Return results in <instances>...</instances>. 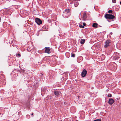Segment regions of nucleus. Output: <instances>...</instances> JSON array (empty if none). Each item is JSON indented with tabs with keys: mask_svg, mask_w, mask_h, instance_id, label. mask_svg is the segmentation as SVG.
<instances>
[{
	"mask_svg": "<svg viewBox=\"0 0 121 121\" xmlns=\"http://www.w3.org/2000/svg\"><path fill=\"white\" fill-rule=\"evenodd\" d=\"M70 14V10L69 9H66L63 12L62 16L64 18H66L69 17Z\"/></svg>",
	"mask_w": 121,
	"mask_h": 121,
	"instance_id": "obj_1",
	"label": "nucleus"
},
{
	"mask_svg": "<svg viewBox=\"0 0 121 121\" xmlns=\"http://www.w3.org/2000/svg\"><path fill=\"white\" fill-rule=\"evenodd\" d=\"M107 19H113L115 18L114 16L111 14H106L104 16Z\"/></svg>",
	"mask_w": 121,
	"mask_h": 121,
	"instance_id": "obj_2",
	"label": "nucleus"
},
{
	"mask_svg": "<svg viewBox=\"0 0 121 121\" xmlns=\"http://www.w3.org/2000/svg\"><path fill=\"white\" fill-rule=\"evenodd\" d=\"M111 42V41L109 39H107L105 42V44L104 46V47L106 48L109 46V43Z\"/></svg>",
	"mask_w": 121,
	"mask_h": 121,
	"instance_id": "obj_3",
	"label": "nucleus"
},
{
	"mask_svg": "<svg viewBox=\"0 0 121 121\" xmlns=\"http://www.w3.org/2000/svg\"><path fill=\"white\" fill-rule=\"evenodd\" d=\"M113 56L114 57L113 58V59L115 60H117L119 58L118 54L117 53L114 54Z\"/></svg>",
	"mask_w": 121,
	"mask_h": 121,
	"instance_id": "obj_4",
	"label": "nucleus"
},
{
	"mask_svg": "<svg viewBox=\"0 0 121 121\" xmlns=\"http://www.w3.org/2000/svg\"><path fill=\"white\" fill-rule=\"evenodd\" d=\"M35 22H36L39 25H40L41 24L42 22L40 19L38 18H36L35 19Z\"/></svg>",
	"mask_w": 121,
	"mask_h": 121,
	"instance_id": "obj_5",
	"label": "nucleus"
},
{
	"mask_svg": "<svg viewBox=\"0 0 121 121\" xmlns=\"http://www.w3.org/2000/svg\"><path fill=\"white\" fill-rule=\"evenodd\" d=\"M87 73L86 70L85 69H84L82 71L81 73V75L83 77H85Z\"/></svg>",
	"mask_w": 121,
	"mask_h": 121,
	"instance_id": "obj_6",
	"label": "nucleus"
},
{
	"mask_svg": "<svg viewBox=\"0 0 121 121\" xmlns=\"http://www.w3.org/2000/svg\"><path fill=\"white\" fill-rule=\"evenodd\" d=\"M45 53L48 54H49L50 53L51 49L50 48L46 47L45 48Z\"/></svg>",
	"mask_w": 121,
	"mask_h": 121,
	"instance_id": "obj_7",
	"label": "nucleus"
},
{
	"mask_svg": "<svg viewBox=\"0 0 121 121\" xmlns=\"http://www.w3.org/2000/svg\"><path fill=\"white\" fill-rule=\"evenodd\" d=\"M61 92L60 91H54V94L56 96H58L59 95H60Z\"/></svg>",
	"mask_w": 121,
	"mask_h": 121,
	"instance_id": "obj_8",
	"label": "nucleus"
},
{
	"mask_svg": "<svg viewBox=\"0 0 121 121\" xmlns=\"http://www.w3.org/2000/svg\"><path fill=\"white\" fill-rule=\"evenodd\" d=\"M114 102V100L112 99L111 98L109 99L108 103L110 105H112Z\"/></svg>",
	"mask_w": 121,
	"mask_h": 121,
	"instance_id": "obj_9",
	"label": "nucleus"
},
{
	"mask_svg": "<svg viewBox=\"0 0 121 121\" xmlns=\"http://www.w3.org/2000/svg\"><path fill=\"white\" fill-rule=\"evenodd\" d=\"M86 12H84L83 13V16H82V19L83 20H86Z\"/></svg>",
	"mask_w": 121,
	"mask_h": 121,
	"instance_id": "obj_10",
	"label": "nucleus"
},
{
	"mask_svg": "<svg viewBox=\"0 0 121 121\" xmlns=\"http://www.w3.org/2000/svg\"><path fill=\"white\" fill-rule=\"evenodd\" d=\"M73 2L74 3V6L75 7H77L79 4V3L78 1L76 0H75Z\"/></svg>",
	"mask_w": 121,
	"mask_h": 121,
	"instance_id": "obj_11",
	"label": "nucleus"
},
{
	"mask_svg": "<svg viewBox=\"0 0 121 121\" xmlns=\"http://www.w3.org/2000/svg\"><path fill=\"white\" fill-rule=\"evenodd\" d=\"M46 87H43L41 90V92H43L44 93L46 92Z\"/></svg>",
	"mask_w": 121,
	"mask_h": 121,
	"instance_id": "obj_12",
	"label": "nucleus"
},
{
	"mask_svg": "<svg viewBox=\"0 0 121 121\" xmlns=\"http://www.w3.org/2000/svg\"><path fill=\"white\" fill-rule=\"evenodd\" d=\"M85 40L84 39H81L80 43L81 44H83L85 42Z\"/></svg>",
	"mask_w": 121,
	"mask_h": 121,
	"instance_id": "obj_13",
	"label": "nucleus"
},
{
	"mask_svg": "<svg viewBox=\"0 0 121 121\" xmlns=\"http://www.w3.org/2000/svg\"><path fill=\"white\" fill-rule=\"evenodd\" d=\"M98 24L96 23H94L92 25V26L94 27L97 28V27Z\"/></svg>",
	"mask_w": 121,
	"mask_h": 121,
	"instance_id": "obj_14",
	"label": "nucleus"
},
{
	"mask_svg": "<svg viewBox=\"0 0 121 121\" xmlns=\"http://www.w3.org/2000/svg\"><path fill=\"white\" fill-rule=\"evenodd\" d=\"M42 28L43 29H44L45 30H48V28L47 26L46 25L43 26L42 27Z\"/></svg>",
	"mask_w": 121,
	"mask_h": 121,
	"instance_id": "obj_15",
	"label": "nucleus"
},
{
	"mask_svg": "<svg viewBox=\"0 0 121 121\" xmlns=\"http://www.w3.org/2000/svg\"><path fill=\"white\" fill-rule=\"evenodd\" d=\"M21 56V55L19 53H17L16 54V56L17 57H19Z\"/></svg>",
	"mask_w": 121,
	"mask_h": 121,
	"instance_id": "obj_16",
	"label": "nucleus"
},
{
	"mask_svg": "<svg viewBox=\"0 0 121 121\" xmlns=\"http://www.w3.org/2000/svg\"><path fill=\"white\" fill-rule=\"evenodd\" d=\"M79 26L81 28H83L84 27L82 25L80 24H79Z\"/></svg>",
	"mask_w": 121,
	"mask_h": 121,
	"instance_id": "obj_17",
	"label": "nucleus"
},
{
	"mask_svg": "<svg viewBox=\"0 0 121 121\" xmlns=\"http://www.w3.org/2000/svg\"><path fill=\"white\" fill-rule=\"evenodd\" d=\"M75 54H71V57H74L75 56Z\"/></svg>",
	"mask_w": 121,
	"mask_h": 121,
	"instance_id": "obj_18",
	"label": "nucleus"
},
{
	"mask_svg": "<svg viewBox=\"0 0 121 121\" xmlns=\"http://www.w3.org/2000/svg\"><path fill=\"white\" fill-rule=\"evenodd\" d=\"M26 117L27 118H29L30 117V116L29 115H27L26 116Z\"/></svg>",
	"mask_w": 121,
	"mask_h": 121,
	"instance_id": "obj_19",
	"label": "nucleus"
},
{
	"mask_svg": "<svg viewBox=\"0 0 121 121\" xmlns=\"http://www.w3.org/2000/svg\"><path fill=\"white\" fill-rule=\"evenodd\" d=\"M112 10H109L108 11V12L110 13H112Z\"/></svg>",
	"mask_w": 121,
	"mask_h": 121,
	"instance_id": "obj_20",
	"label": "nucleus"
},
{
	"mask_svg": "<svg viewBox=\"0 0 121 121\" xmlns=\"http://www.w3.org/2000/svg\"><path fill=\"white\" fill-rule=\"evenodd\" d=\"M108 97H111L112 96V95L110 94H108Z\"/></svg>",
	"mask_w": 121,
	"mask_h": 121,
	"instance_id": "obj_21",
	"label": "nucleus"
},
{
	"mask_svg": "<svg viewBox=\"0 0 121 121\" xmlns=\"http://www.w3.org/2000/svg\"><path fill=\"white\" fill-rule=\"evenodd\" d=\"M52 72V71L51 70H50V72ZM49 77H51V74L50 73H49Z\"/></svg>",
	"mask_w": 121,
	"mask_h": 121,
	"instance_id": "obj_22",
	"label": "nucleus"
},
{
	"mask_svg": "<svg viewBox=\"0 0 121 121\" xmlns=\"http://www.w3.org/2000/svg\"><path fill=\"white\" fill-rule=\"evenodd\" d=\"M116 2V0H112V2L113 3H115Z\"/></svg>",
	"mask_w": 121,
	"mask_h": 121,
	"instance_id": "obj_23",
	"label": "nucleus"
},
{
	"mask_svg": "<svg viewBox=\"0 0 121 121\" xmlns=\"http://www.w3.org/2000/svg\"><path fill=\"white\" fill-rule=\"evenodd\" d=\"M21 114H22V113L21 112H18V115H21Z\"/></svg>",
	"mask_w": 121,
	"mask_h": 121,
	"instance_id": "obj_24",
	"label": "nucleus"
},
{
	"mask_svg": "<svg viewBox=\"0 0 121 121\" xmlns=\"http://www.w3.org/2000/svg\"><path fill=\"white\" fill-rule=\"evenodd\" d=\"M101 119H98L94 120V121H101Z\"/></svg>",
	"mask_w": 121,
	"mask_h": 121,
	"instance_id": "obj_25",
	"label": "nucleus"
},
{
	"mask_svg": "<svg viewBox=\"0 0 121 121\" xmlns=\"http://www.w3.org/2000/svg\"><path fill=\"white\" fill-rule=\"evenodd\" d=\"M83 26H86V23L85 22H83Z\"/></svg>",
	"mask_w": 121,
	"mask_h": 121,
	"instance_id": "obj_26",
	"label": "nucleus"
},
{
	"mask_svg": "<svg viewBox=\"0 0 121 121\" xmlns=\"http://www.w3.org/2000/svg\"><path fill=\"white\" fill-rule=\"evenodd\" d=\"M64 104L66 105L67 104V103L66 102H65L64 103Z\"/></svg>",
	"mask_w": 121,
	"mask_h": 121,
	"instance_id": "obj_27",
	"label": "nucleus"
},
{
	"mask_svg": "<svg viewBox=\"0 0 121 121\" xmlns=\"http://www.w3.org/2000/svg\"><path fill=\"white\" fill-rule=\"evenodd\" d=\"M110 34L111 35H112V32H111V33H110Z\"/></svg>",
	"mask_w": 121,
	"mask_h": 121,
	"instance_id": "obj_28",
	"label": "nucleus"
},
{
	"mask_svg": "<svg viewBox=\"0 0 121 121\" xmlns=\"http://www.w3.org/2000/svg\"><path fill=\"white\" fill-rule=\"evenodd\" d=\"M31 115H33V113H31Z\"/></svg>",
	"mask_w": 121,
	"mask_h": 121,
	"instance_id": "obj_29",
	"label": "nucleus"
},
{
	"mask_svg": "<svg viewBox=\"0 0 121 121\" xmlns=\"http://www.w3.org/2000/svg\"><path fill=\"white\" fill-rule=\"evenodd\" d=\"M120 4L121 5V1L120 2Z\"/></svg>",
	"mask_w": 121,
	"mask_h": 121,
	"instance_id": "obj_30",
	"label": "nucleus"
},
{
	"mask_svg": "<svg viewBox=\"0 0 121 121\" xmlns=\"http://www.w3.org/2000/svg\"><path fill=\"white\" fill-rule=\"evenodd\" d=\"M108 91V90H107V91Z\"/></svg>",
	"mask_w": 121,
	"mask_h": 121,
	"instance_id": "obj_31",
	"label": "nucleus"
},
{
	"mask_svg": "<svg viewBox=\"0 0 121 121\" xmlns=\"http://www.w3.org/2000/svg\"><path fill=\"white\" fill-rule=\"evenodd\" d=\"M109 37H110V38H111V36H110V35L109 36Z\"/></svg>",
	"mask_w": 121,
	"mask_h": 121,
	"instance_id": "obj_32",
	"label": "nucleus"
},
{
	"mask_svg": "<svg viewBox=\"0 0 121 121\" xmlns=\"http://www.w3.org/2000/svg\"><path fill=\"white\" fill-rule=\"evenodd\" d=\"M103 57H105V56H103Z\"/></svg>",
	"mask_w": 121,
	"mask_h": 121,
	"instance_id": "obj_33",
	"label": "nucleus"
},
{
	"mask_svg": "<svg viewBox=\"0 0 121 121\" xmlns=\"http://www.w3.org/2000/svg\"><path fill=\"white\" fill-rule=\"evenodd\" d=\"M79 97V96H78V97Z\"/></svg>",
	"mask_w": 121,
	"mask_h": 121,
	"instance_id": "obj_34",
	"label": "nucleus"
}]
</instances>
